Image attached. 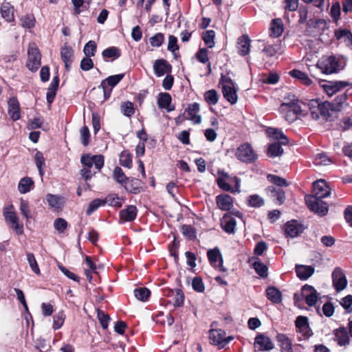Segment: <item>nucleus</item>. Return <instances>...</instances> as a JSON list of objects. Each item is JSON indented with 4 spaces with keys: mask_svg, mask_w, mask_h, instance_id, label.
Wrapping results in <instances>:
<instances>
[{
    "mask_svg": "<svg viewBox=\"0 0 352 352\" xmlns=\"http://www.w3.org/2000/svg\"><path fill=\"white\" fill-rule=\"evenodd\" d=\"M316 67L322 73L331 74L338 73L343 67L339 63V60L334 56H324L317 63Z\"/></svg>",
    "mask_w": 352,
    "mask_h": 352,
    "instance_id": "1",
    "label": "nucleus"
},
{
    "mask_svg": "<svg viewBox=\"0 0 352 352\" xmlns=\"http://www.w3.org/2000/svg\"><path fill=\"white\" fill-rule=\"evenodd\" d=\"M235 156L239 161L251 164L257 159V155L253 150L250 144L245 142L241 144L236 150Z\"/></svg>",
    "mask_w": 352,
    "mask_h": 352,
    "instance_id": "2",
    "label": "nucleus"
},
{
    "mask_svg": "<svg viewBox=\"0 0 352 352\" xmlns=\"http://www.w3.org/2000/svg\"><path fill=\"white\" fill-rule=\"evenodd\" d=\"M305 202L309 209L320 216H324L329 211L328 204L321 198L316 197H305Z\"/></svg>",
    "mask_w": 352,
    "mask_h": 352,
    "instance_id": "3",
    "label": "nucleus"
},
{
    "mask_svg": "<svg viewBox=\"0 0 352 352\" xmlns=\"http://www.w3.org/2000/svg\"><path fill=\"white\" fill-rule=\"evenodd\" d=\"M280 113L285 118V120L292 123L297 120L298 116L301 115L302 109L298 104H292L289 106L287 103H282L279 108Z\"/></svg>",
    "mask_w": 352,
    "mask_h": 352,
    "instance_id": "4",
    "label": "nucleus"
},
{
    "mask_svg": "<svg viewBox=\"0 0 352 352\" xmlns=\"http://www.w3.org/2000/svg\"><path fill=\"white\" fill-rule=\"evenodd\" d=\"M28 60L26 67L32 72H35L40 67L41 55L35 45H30L28 50Z\"/></svg>",
    "mask_w": 352,
    "mask_h": 352,
    "instance_id": "5",
    "label": "nucleus"
},
{
    "mask_svg": "<svg viewBox=\"0 0 352 352\" xmlns=\"http://www.w3.org/2000/svg\"><path fill=\"white\" fill-rule=\"evenodd\" d=\"M233 339L232 336L226 337V332L222 329L210 330V342L219 346V349L223 348Z\"/></svg>",
    "mask_w": 352,
    "mask_h": 352,
    "instance_id": "6",
    "label": "nucleus"
},
{
    "mask_svg": "<svg viewBox=\"0 0 352 352\" xmlns=\"http://www.w3.org/2000/svg\"><path fill=\"white\" fill-rule=\"evenodd\" d=\"M80 162L85 167L91 168L94 165L96 169L100 170L104 166V159L102 155L85 154L82 155Z\"/></svg>",
    "mask_w": 352,
    "mask_h": 352,
    "instance_id": "7",
    "label": "nucleus"
},
{
    "mask_svg": "<svg viewBox=\"0 0 352 352\" xmlns=\"http://www.w3.org/2000/svg\"><path fill=\"white\" fill-rule=\"evenodd\" d=\"M313 193L309 196L322 199L330 195L331 189L324 180L320 179L313 183Z\"/></svg>",
    "mask_w": 352,
    "mask_h": 352,
    "instance_id": "8",
    "label": "nucleus"
},
{
    "mask_svg": "<svg viewBox=\"0 0 352 352\" xmlns=\"http://www.w3.org/2000/svg\"><path fill=\"white\" fill-rule=\"evenodd\" d=\"M301 296L305 298L307 305L314 306L318 299V294L315 288L309 285H305L301 289Z\"/></svg>",
    "mask_w": 352,
    "mask_h": 352,
    "instance_id": "9",
    "label": "nucleus"
},
{
    "mask_svg": "<svg viewBox=\"0 0 352 352\" xmlns=\"http://www.w3.org/2000/svg\"><path fill=\"white\" fill-rule=\"evenodd\" d=\"M333 285L336 291L343 290L347 285V280L344 274L340 267H336L332 273Z\"/></svg>",
    "mask_w": 352,
    "mask_h": 352,
    "instance_id": "10",
    "label": "nucleus"
},
{
    "mask_svg": "<svg viewBox=\"0 0 352 352\" xmlns=\"http://www.w3.org/2000/svg\"><path fill=\"white\" fill-rule=\"evenodd\" d=\"M304 230L302 225L296 220L288 221L285 225V234L286 237L294 238L298 236Z\"/></svg>",
    "mask_w": 352,
    "mask_h": 352,
    "instance_id": "11",
    "label": "nucleus"
},
{
    "mask_svg": "<svg viewBox=\"0 0 352 352\" xmlns=\"http://www.w3.org/2000/svg\"><path fill=\"white\" fill-rule=\"evenodd\" d=\"M4 217L6 221L12 223V228L16 234H21L23 232V226L19 223V217L14 211H5Z\"/></svg>",
    "mask_w": 352,
    "mask_h": 352,
    "instance_id": "12",
    "label": "nucleus"
},
{
    "mask_svg": "<svg viewBox=\"0 0 352 352\" xmlns=\"http://www.w3.org/2000/svg\"><path fill=\"white\" fill-rule=\"evenodd\" d=\"M254 346L255 347H258L261 351H270L274 349V344L271 339L264 334L256 336L254 340Z\"/></svg>",
    "mask_w": 352,
    "mask_h": 352,
    "instance_id": "13",
    "label": "nucleus"
},
{
    "mask_svg": "<svg viewBox=\"0 0 352 352\" xmlns=\"http://www.w3.org/2000/svg\"><path fill=\"white\" fill-rule=\"evenodd\" d=\"M349 85L347 81H331L322 85V87L325 92L331 96Z\"/></svg>",
    "mask_w": 352,
    "mask_h": 352,
    "instance_id": "14",
    "label": "nucleus"
},
{
    "mask_svg": "<svg viewBox=\"0 0 352 352\" xmlns=\"http://www.w3.org/2000/svg\"><path fill=\"white\" fill-rule=\"evenodd\" d=\"M171 69V65L164 59H157L153 65L155 74L158 77L170 73Z\"/></svg>",
    "mask_w": 352,
    "mask_h": 352,
    "instance_id": "15",
    "label": "nucleus"
},
{
    "mask_svg": "<svg viewBox=\"0 0 352 352\" xmlns=\"http://www.w3.org/2000/svg\"><path fill=\"white\" fill-rule=\"evenodd\" d=\"M199 111V104L197 102L190 104L186 109L188 114V120L192 121L193 124H200L201 122V116L198 114Z\"/></svg>",
    "mask_w": 352,
    "mask_h": 352,
    "instance_id": "16",
    "label": "nucleus"
},
{
    "mask_svg": "<svg viewBox=\"0 0 352 352\" xmlns=\"http://www.w3.org/2000/svg\"><path fill=\"white\" fill-rule=\"evenodd\" d=\"M45 199L50 208L54 210L62 209L65 204V199L61 195L48 193Z\"/></svg>",
    "mask_w": 352,
    "mask_h": 352,
    "instance_id": "17",
    "label": "nucleus"
},
{
    "mask_svg": "<svg viewBox=\"0 0 352 352\" xmlns=\"http://www.w3.org/2000/svg\"><path fill=\"white\" fill-rule=\"evenodd\" d=\"M320 117L323 119L328 120L333 115L338 112V107H334L333 104L328 101H320Z\"/></svg>",
    "mask_w": 352,
    "mask_h": 352,
    "instance_id": "18",
    "label": "nucleus"
},
{
    "mask_svg": "<svg viewBox=\"0 0 352 352\" xmlns=\"http://www.w3.org/2000/svg\"><path fill=\"white\" fill-rule=\"evenodd\" d=\"M237 90L238 87L236 85H232V87H229L228 85H223L222 87L223 97L232 104H236L237 102Z\"/></svg>",
    "mask_w": 352,
    "mask_h": 352,
    "instance_id": "19",
    "label": "nucleus"
},
{
    "mask_svg": "<svg viewBox=\"0 0 352 352\" xmlns=\"http://www.w3.org/2000/svg\"><path fill=\"white\" fill-rule=\"evenodd\" d=\"M60 57L65 63V69L69 71L73 62L74 50L69 45H65L60 50Z\"/></svg>",
    "mask_w": 352,
    "mask_h": 352,
    "instance_id": "20",
    "label": "nucleus"
},
{
    "mask_svg": "<svg viewBox=\"0 0 352 352\" xmlns=\"http://www.w3.org/2000/svg\"><path fill=\"white\" fill-rule=\"evenodd\" d=\"M251 40L248 35L243 34L238 38L237 48L240 55L244 56L250 53Z\"/></svg>",
    "mask_w": 352,
    "mask_h": 352,
    "instance_id": "21",
    "label": "nucleus"
},
{
    "mask_svg": "<svg viewBox=\"0 0 352 352\" xmlns=\"http://www.w3.org/2000/svg\"><path fill=\"white\" fill-rule=\"evenodd\" d=\"M216 202L219 208L224 211L231 209L233 204L232 197L227 194H221L217 196Z\"/></svg>",
    "mask_w": 352,
    "mask_h": 352,
    "instance_id": "22",
    "label": "nucleus"
},
{
    "mask_svg": "<svg viewBox=\"0 0 352 352\" xmlns=\"http://www.w3.org/2000/svg\"><path fill=\"white\" fill-rule=\"evenodd\" d=\"M137 213L138 209L136 206L129 205L125 209L120 211V218L124 221H132L136 218Z\"/></svg>",
    "mask_w": 352,
    "mask_h": 352,
    "instance_id": "23",
    "label": "nucleus"
},
{
    "mask_svg": "<svg viewBox=\"0 0 352 352\" xmlns=\"http://www.w3.org/2000/svg\"><path fill=\"white\" fill-rule=\"evenodd\" d=\"M296 273L300 280H307L314 273V267L310 265H296Z\"/></svg>",
    "mask_w": 352,
    "mask_h": 352,
    "instance_id": "24",
    "label": "nucleus"
},
{
    "mask_svg": "<svg viewBox=\"0 0 352 352\" xmlns=\"http://www.w3.org/2000/svg\"><path fill=\"white\" fill-rule=\"evenodd\" d=\"M8 114L13 120H18L21 118L19 103L15 98L8 101Z\"/></svg>",
    "mask_w": 352,
    "mask_h": 352,
    "instance_id": "25",
    "label": "nucleus"
},
{
    "mask_svg": "<svg viewBox=\"0 0 352 352\" xmlns=\"http://www.w3.org/2000/svg\"><path fill=\"white\" fill-rule=\"evenodd\" d=\"M207 256H208V260L210 261V263L214 267H217L218 266L217 262H218L219 258L220 257V262H221V264L219 265L220 270H221L223 272L226 271V269L223 267V266L222 265L223 260L221 256V253H220L219 248H215L214 249L209 250L207 252Z\"/></svg>",
    "mask_w": 352,
    "mask_h": 352,
    "instance_id": "26",
    "label": "nucleus"
},
{
    "mask_svg": "<svg viewBox=\"0 0 352 352\" xmlns=\"http://www.w3.org/2000/svg\"><path fill=\"white\" fill-rule=\"evenodd\" d=\"M14 6L8 2H3L0 8L1 16L9 23L14 20Z\"/></svg>",
    "mask_w": 352,
    "mask_h": 352,
    "instance_id": "27",
    "label": "nucleus"
},
{
    "mask_svg": "<svg viewBox=\"0 0 352 352\" xmlns=\"http://www.w3.org/2000/svg\"><path fill=\"white\" fill-rule=\"evenodd\" d=\"M335 340L339 346H346L349 344V337L347 331L344 327H340L334 331Z\"/></svg>",
    "mask_w": 352,
    "mask_h": 352,
    "instance_id": "28",
    "label": "nucleus"
},
{
    "mask_svg": "<svg viewBox=\"0 0 352 352\" xmlns=\"http://www.w3.org/2000/svg\"><path fill=\"white\" fill-rule=\"evenodd\" d=\"M276 338L282 352H293L292 341L285 334L278 333Z\"/></svg>",
    "mask_w": 352,
    "mask_h": 352,
    "instance_id": "29",
    "label": "nucleus"
},
{
    "mask_svg": "<svg viewBox=\"0 0 352 352\" xmlns=\"http://www.w3.org/2000/svg\"><path fill=\"white\" fill-rule=\"evenodd\" d=\"M172 98L168 93H160L157 98V104L160 109H165L168 112L174 110V107H170Z\"/></svg>",
    "mask_w": 352,
    "mask_h": 352,
    "instance_id": "30",
    "label": "nucleus"
},
{
    "mask_svg": "<svg viewBox=\"0 0 352 352\" xmlns=\"http://www.w3.org/2000/svg\"><path fill=\"white\" fill-rule=\"evenodd\" d=\"M267 191L270 192V197L273 198L277 204L279 205L283 204L285 199V195L283 189L274 186H269Z\"/></svg>",
    "mask_w": 352,
    "mask_h": 352,
    "instance_id": "31",
    "label": "nucleus"
},
{
    "mask_svg": "<svg viewBox=\"0 0 352 352\" xmlns=\"http://www.w3.org/2000/svg\"><path fill=\"white\" fill-rule=\"evenodd\" d=\"M236 222L234 218L225 214L221 220V226L223 230L228 233L232 234L234 232Z\"/></svg>",
    "mask_w": 352,
    "mask_h": 352,
    "instance_id": "32",
    "label": "nucleus"
},
{
    "mask_svg": "<svg viewBox=\"0 0 352 352\" xmlns=\"http://www.w3.org/2000/svg\"><path fill=\"white\" fill-rule=\"evenodd\" d=\"M270 36L273 38L279 37L283 32V21L280 19H275L272 21L270 28Z\"/></svg>",
    "mask_w": 352,
    "mask_h": 352,
    "instance_id": "33",
    "label": "nucleus"
},
{
    "mask_svg": "<svg viewBox=\"0 0 352 352\" xmlns=\"http://www.w3.org/2000/svg\"><path fill=\"white\" fill-rule=\"evenodd\" d=\"M218 175L217 183L219 187L225 191L234 192L231 186L227 182V179L230 178L229 175L224 171H219Z\"/></svg>",
    "mask_w": 352,
    "mask_h": 352,
    "instance_id": "34",
    "label": "nucleus"
},
{
    "mask_svg": "<svg viewBox=\"0 0 352 352\" xmlns=\"http://www.w3.org/2000/svg\"><path fill=\"white\" fill-rule=\"evenodd\" d=\"M250 261H252V266L257 274L263 278L267 276V267L258 258H252Z\"/></svg>",
    "mask_w": 352,
    "mask_h": 352,
    "instance_id": "35",
    "label": "nucleus"
},
{
    "mask_svg": "<svg viewBox=\"0 0 352 352\" xmlns=\"http://www.w3.org/2000/svg\"><path fill=\"white\" fill-rule=\"evenodd\" d=\"M34 183L31 177H25L19 181L18 190L21 194L30 192L34 187Z\"/></svg>",
    "mask_w": 352,
    "mask_h": 352,
    "instance_id": "36",
    "label": "nucleus"
},
{
    "mask_svg": "<svg viewBox=\"0 0 352 352\" xmlns=\"http://www.w3.org/2000/svg\"><path fill=\"white\" fill-rule=\"evenodd\" d=\"M266 296L271 302L275 304L280 303L282 300L281 292L274 287H269L266 289Z\"/></svg>",
    "mask_w": 352,
    "mask_h": 352,
    "instance_id": "37",
    "label": "nucleus"
},
{
    "mask_svg": "<svg viewBox=\"0 0 352 352\" xmlns=\"http://www.w3.org/2000/svg\"><path fill=\"white\" fill-rule=\"evenodd\" d=\"M267 133L270 136L275 140H278L283 145H287L289 142L287 138L285 135L280 130L270 127L267 129Z\"/></svg>",
    "mask_w": 352,
    "mask_h": 352,
    "instance_id": "38",
    "label": "nucleus"
},
{
    "mask_svg": "<svg viewBox=\"0 0 352 352\" xmlns=\"http://www.w3.org/2000/svg\"><path fill=\"white\" fill-rule=\"evenodd\" d=\"M124 76V74L110 76L102 81L100 85L98 87V89H100V87L104 86H109L112 89V87H115L122 80Z\"/></svg>",
    "mask_w": 352,
    "mask_h": 352,
    "instance_id": "39",
    "label": "nucleus"
},
{
    "mask_svg": "<svg viewBox=\"0 0 352 352\" xmlns=\"http://www.w3.org/2000/svg\"><path fill=\"white\" fill-rule=\"evenodd\" d=\"M122 186L130 193L138 194L140 192V181L138 179H130L129 178Z\"/></svg>",
    "mask_w": 352,
    "mask_h": 352,
    "instance_id": "40",
    "label": "nucleus"
},
{
    "mask_svg": "<svg viewBox=\"0 0 352 352\" xmlns=\"http://www.w3.org/2000/svg\"><path fill=\"white\" fill-rule=\"evenodd\" d=\"M335 36L338 40L344 39L348 46H352V33L346 29L335 31Z\"/></svg>",
    "mask_w": 352,
    "mask_h": 352,
    "instance_id": "41",
    "label": "nucleus"
},
{
    "mask_svg": "<svg viewBox=\"0 0 352 352\" xmlns=\"http://www.w3.org/2000/svg\"><path fill=\"white\" fill-rule=\"evenodd\" d=\"M283 145L280 142H274L269 145L267 155L271 157L280 156L283 153V149L281 146Z\"/></svg>",
    "mask_w": 352,
    "mask_h": 352,
    "instance_id": "42",
    "label": "nucleus"
},
{
    "mask_svg": "<svg viewBox=\"0 0 352 352\" xmlns=\"http://www.w3.org/2000/svg\"><path fill=\"white\" fill-rule=\"evenodd\" d=\"M289 74L293 78H297L301 81L305 85H310L312 83V80L309 78L308 75L298 69H293L289 72Z\"/></svg>",
    "mask_w": 352,
    "mask_h": 352,
    "instance_id": "43",
    "label": "nucleus"
},
{
    "mask_svg": "<svg viewBox=\"0 0 352 352\" xmlns=\"http://www.w3.org/2000/svg\"><path fill=\"white\" fill-rule=\"evenodd\" d=\"M309 108L311 116L313 119L318 120L320 118V101L319 100H310L309 102Z\"/></svg>",
    "mask_w": 352,
    "mask_h": 352,
    "instance_id": "44",
    "label": "nucleus"
},
{
    "mask_svg": "<svg viewBox=\"0 0 352 352\" xmlns=\"http://www.w3.org/2000/svg\"><path fill=\"white\" fill-rule=\"evenodd\" d=\"M105 204H109V206L120 208L124 202V199L117 194H110L104 199Z\"/></svg>",
    "mask_w": 352,
    "mask_h": 352,
    "instance_id": "45",
    "label": "nucleus"
},
{
    "mask_svg": "<svg viewBox=\"0 0 352 352\" xmlns=\"http://www.w3.org/2000/svg\"><path fill=\"white\" fill-rule=\"evenodd\" d=\"M102 55L104 58H112L114 60L120 56L121 52L119 48L116 47H110L103 50Z\"/></svg>",
    "mask_w": 352,
    "mask_h": 352,
    "instance_id": "46",
    "label": "nucleus"
},
{
    "mask_svg": "<svg viewBox=\"0 0 352 352\" xmlns=\"http://www.w3.org/2000/svg\"><path fill=\"white\" fill-rule=\"evenodd\" d=\"M120 110L122 114L128 118L131 117L135 112L133 103L129 101L122 102Z\"/></svg>",
    "mask_w": 352,
    "mask_h": 352,
    "instance_id": "47",
    "label": "nucleus"
},
{
    "mask_svg": "<svg viewBox=\"0 0 352 352\" xmlns=\"http://www.w3.org/2000/svg\"><path fill=\"white\" fill-rule=\"evenodd\" d=\"M151 292L146 287H139L134 290V296L141 301H146L150 297Z\"/></svg>",
    "mask_w": 352,
    "mask_h": 352,
    "instance_id": "48",
    "label": "nucleus"
},
{
    "mask_svg": "<svg viewBox=\"0 0 352 352\" xmlns=\"http://www.w3.org/2000/svg\"><path fill=\"white\" fill-rule=\"evenodd\" d=\"M204 99L210 105H215L219 100V96L216 90L210 89L205 92Z\"/></svg>",
    "mask_w": 352,
    "mask_h": 352,
    "instance_id": "49",
    "label": "nucleus"
},
{
    "mask_svg": "<svg viewBox=\"0 0 352 352\" xmlns=\"http://www.w3.org/2000/svg\"><path fill=\"white\" fill-rule=\"evenodd\" d=\"M120 164L128 168L132 166V156L127 151H123L120 155Z\"/></svg>",
    "mask_w": 352,
    "mask_h": 352,
    "instance_id": "50",
    "label": "nucleus"
},
{
    "mask_svg": "<svg viewBox=\"0 0 352 352\" xmlns=\"http://www.w3.org/2000/svg\"><path fill=\"white\" fill-rule=\"evenodd\" d=\"M214 37L215 32L214 30H207L202 34V39L209 48L214 46Z\"/></svg>",
    "mask_w": 352,
    "mask_h": 352,
    "instance_id": "51",
    "label": "nucleus"
},
{
    "mask_svg": "<svg viewBox=\"0 0 352 352\" xmlns=\"http://www.w3.org/2000/svg\"><path fill=\"white\" fill-rule=\"evenodd\" d=\"M105 204V201L104 199H95L92 201H91L87 208L86 214L87 215H91L94 212H95L98 208L102 206Z\"/></svg>",
    "mask_w": 352,
    "mask_h": 352,
    "instance_id": "52",
    "label": "nucleus"
},
{
    "mask_svg": "<svg viewBox=\"0 0 352 352\" xmlns=\"http://www.w3.org/2000/svg\"><path fill=\"white\" fill-rule=\"evenodd\" d=\"M97 45L95 41H88L83 49V52L86 56L92 57L95 56L96 52Z\"/></svg>",
    "mask_w": 352,
    "mask_h": 352,
    "instance_id": "53",
    "label": "nucleus"
},
{
    "mask_svg": "<svg viewBox=\"0 0 352 352\" xmlns=\"http://www.w3.org/2000/svg\"><path fill=\"white\" fill-rule=\"evenodd\" d=\"M113 179L119 184L123 185L126 180L129 179L126 177V176L123 173L122 168L119 166H116L114 168L113 174Z\"/></svg>",
    "mask_w": 352,
    "mask_h": 352,
    "instance_id": "54",
    "label": "nucleus"
},
{
    "mask_svg": "<svg viewBox=\"0 0 352 352\" xmlns=\"http://www.w3.org/2000/svg\"><path fill=\"white\" fill-rule=\"evenodd\" d=\"M21 23L23 28L30 29L34 26L35 18L33 14H28L21 17Z\"/></svg>",
    "mask_w": 352,
    "mask_h": 352,
    "instance_id": "55",
    "label": "nucleus"
},
{
    "mask_svg": "<svg viewBox=\"0 0 352 352\" xmlns=\"http://www.w3.org/2000/svg\"><path fill=\"white\" fill-rule=\"evenodd\" d=\"M34 160H35L36 165L39 171V174L41 176H43V168L45 166V158L43 157V153L40 151H37L35 154Z\"/></svg>",
    "mask_w": 352,
    "mask_h": 352,
    "instance_id": "56",
    "label": "nucleus"
},
{
    "mask_svg": "<svg viewBox=\"0 0 352 352\" xmlns=\"http://www.w3.org/2000/svg\"><path fill=\"white\" fill-rule=\"evenodd\" d=\"M249 205L252 207L259 208L264 205V199L258 195H250L248 198Z\"/></svg>",
    "mask_w": 352,
    "mask_h": 352,
    "instance_id": "57",
    "label": "nucleus"
},
{
    "mask_svg": "<svg viewBox=\"0 0 352 352\" xmlns=\"http://www.w3.org/2000/svg\"><path fill=\"white\" fill-rule=\"evenodd\" d=\"M269 181L278 187L287 186L288 182L285 179L274 175H269L267 176Z\"/></svg>",
    "mask_w": 352,
    "mask_h": 352,
    "instance_id": "58",
    "label": "nucleus"
},
{
    "mask_svg": "<svg viewBox=\"0 0 352 352\" xmlns=\"http://www.w3.org/2000/svg\"><path fill=\"white\" fill-rule=\"evenodd\" d=\"M164 41V35L162 33H157L150 38V44L155 47H160Z\"/></svg>",
    "mask_w": 352,
    "mask_h": 352,
    "instance_id": "59",
    "label": "nucleus"
},
{
    "mask_svg": "<svg viewBox=\"0 0 352 352\" xmlns=\"http://www.w3.org/2000/svg\"><path fill=\"white\" fill-rule=\"evenodd\" d=\"M54 228L58 233H63L68 226L67 221L63 218H57L54 222Z\"/></svg>",
    "mask_w": 352,
    "mask_h": 352,
    "instance_id": "60",
    "label": "nucleus"
},
{
    "mask_svg": "<svg viewBox=\"0 0 352 352\" xmlns=\"http://www.w3.org/2000/svg\"><path fill=\"white\" fill-rule=\"evenodd\" d=\"M181 231L184 236L189 239H194L196 238V232L194 228L190 225H183Z\"/></svg>",
    "mask_w": 352,
    "mask_h": 352,
    "instance_id": "61",
    "label": "nucleus"
},
{
    "mask_svg": "<svg viewBox=\"0 0 352 352\" xmlns=\"http://www.w3.org/2000/svg\"><path fill=\"white\" fill-rule=\"evenodd\" d=\"M27 260L28 261V263L32 269V270L36 274H40V269L38 267V265L37 264L36 260L35 258L34 255L32 253H28L27 254Z\"/></svg>",
    "mask_w": 352,
    "mask_h": 352,
    "instance_id": "62",
    "label": "nucleus"
},
{
    "mask_svg": "<svg viewBox=\"0 0 352 352\" xmlns=\"http://www.w3.org/2000/svg\"><path fill=\"white\" fill-rule=\"evenodd\" d=\"M280 50V43L267 45H266L263 52H265L268 56H274Z\"/></svg>",
    "mask_w": 352,
    "mask_h": 352,
    "instance_id": "63",
    "label": "nucleus"
},
{
    "mask_svg": "<svg viewBox=\"0 0 352 352\" xmlns=\"http://www.w3.org/2000/svg\"><path fill=\"white\" fill-rule=\"evenodd\" d=\"M341 305L347 313L352 312V295H347L341 301Z\"/></svg>",
    "mask_w": 352,
    "mask_h": 352,
    "instance_id": "64",
    "label": "nucleus"
}]
</instances>
